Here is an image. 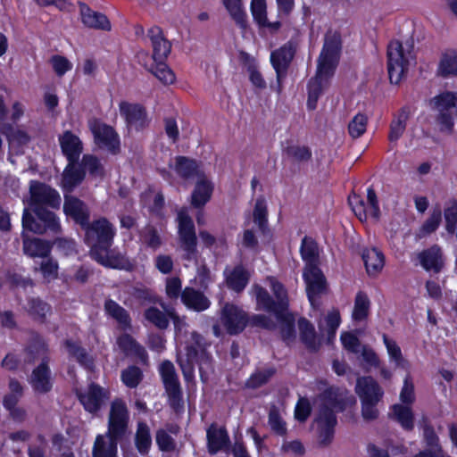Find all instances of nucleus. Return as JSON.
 <instances>
[{
	"instance_id": "nucleus-1",
	"label": "nucleus",
	"mask_w": 457,
	"mask_h": 457,
	"mask_svg": "<svg viewBox=\"0 0 457 457\" xmlns=\"http://www.w3.org/2000/svg\"><path fill=\"white\" fill-rule=\"evenodd\" d=\"M317 403L319 411L312 429L319 446L325 448L333 441L337 425L335 412L345 409V401L336 389L328 388L319 396Z\"/></svg>"
},
{
	"instance_id": "nucleus-2",
	"label": "nucleus",
	"mask_w": 457,
	"mask_h": 457,
	"mask_svg": "<svg viewBox=\"0 0 457 457\" xmlns=\"http://www.w3.org/2000/svg\"><path fill=\"white\" fill-rule=\"evenodd\" d=\"M208 345L205 338L195 331L190 333L189 339L186 342V355L179 357V363L186 381L194 378V364H199L201 380L206 383L210 374L213 371L211 356L206 352Z\"/></svg>"
},
{
	"instance_id": "nucleus-3",
	"label": "nucleus",
	"mask_w": 457,
	"mask_h": 457,
	"mask_svg": "<svg viewBox=\"0 0 457 457\" xmlns=\"http://www.w3.org/2000/svg\"><path fill=\"white\" fill-rule=\"evenodd\" d=\"M84 241L89 246V255L96 253L105 247H111L116 234L115 228L106 218L100 217L87 222Z\"/></svg>"
},
{
	"instance_id": "nucleus-4",
	"label": "nucleus",
	"mask_w": 457,
	"mask_h": 457,
	"mask_svg": "<svg viewBox=\"0 0 457 457\" xmlns=\"http://www.w3.org/2000/svg\"><path fill=\"white\" fill-rule=\"evenodd\" d=\"M412 45L404 48L398 40H393L387 46V72L392 84H399L406 76L410 62L414 56L411 52Z\"/></svg>"
},
{
	"instance_id": "nucleus-5",
	"label": "nucleus",
	"mask_w": 457,
	"mask_h": 457,
	"mask_svg": "<svg viewBox=\"0 0 457 457\" xmlns=\"http://www.w3.org/2000/svg\"><path fill=\"white\" fill-rule=\"evenodd\" d=\"M47 348L44 342L35 341L26 349L25 361L31 363L37 358H42V363L38 365L30 377V384L35 391L46 393L51 387L50 370L46 360Z\"/></svg>"
},
{
	"instance_id": "nucleus-6",
	"label": "nucleus",
	"mask_w": 457,
	"mask_h": 457,
	"mask_svg": "<svg viewBox=\"0 0 457 457\" xmlns=\"http://www.w3.org/2000/svg\"><path fill=\"white\" fill-rule=\"evenodd\" d=\"M34 217L29 209H24L22 214V227L35 234H45L47 232L59 233L61 224L56 215L44 207L33 208Z\"/></svg>"
},
{
	"instance_id": "nucleus-7",
	"label": "nucleus",
	"mask_w": 457,
	"mask_h": 457,
	"mask_svg": "<svg viewBox=\"0 0 457 457\" xmlns=\"http://www.w3.org/2000/svg\"><path fill=\"white\" fill-rule=\"evenodd\" d=\"M341 51V37L337 32L328 31L325 36L323 49L318 60L319 72H335Z\"/></svg>"
},
{
	"instance_id": "nucleus-8",
	"label": "nucleus",
	"mask_w": 457,
	"mask_h": 457,
	"mask_svg": "<svg viewBox=\"0 0 457 457\" xmlns=\"http://www.w3.org/2000/svg\"><path fill=\"white\" fill-rule=\"evenodd\" d=\"M162 379L169 397L170 406L178 411L182 408V391L174 365L169 361H163L160 366Z\"/></svg>"
},
{
	"instance_id": "nucleus-9",
	"label": "nucleus",
	"mask_w": 457,
	"mask_h": 457,
	"mask_svg": "<svg viewBox=\"0 0 457 457\" xmlns=\"http://www.w3.org/2000/svg\"><path fill=\"white\" fill-rule=\"evenodd\" d=\"M129 422V414L125 403L120 399L114 400L110 408L106 433L121 439L128 431Z\"/></svg>"
},
{
	"instance_id": "nucleus-10",
	"label": "nucleus",
	"mask_w": 457,
	"mask_h": 457,
	"mask_svg": "<svg viewBox=\"0 0 457 457\" xmlns=\"http://www.w3.org/2000/svg\"><path fill=\"white\" fill-rule=\"evenodd\" d=\"M179 236L181 247L186 252L187 260L195 259L196 253V236L192 219L186 210H180L178 213Z\"/></svg>"
},
{
	"instance_id": "nucleus-11",
	"label": "nucleus",
	"mask_w": 457,
	"mask_h": 457,
	"mask_svg": "<svg viewBox=\"0 0 457 457\" xmlns=\"http://www.w3.org/2000/svg\"><path fill=\"white\" fill-rule=\"evenodd\" d=\"M29 206L31 210L37 207L59 208L61 204V196L58 192L49 186L38 182L31 181L29 186Z\"/></svg>"
},
{
	"instance_id": "nucleus-12",
	"label": "nucleus",
	"mask_w": 457,
	"mask_h": 457,
	"mask_svg": "<svg viewBox=\"0 0 457 457\" xmlns=\"http://www.w3.org/2000/svg\"><path fill=\"white\" fill-rule=\"evenodd\" d=\"M349 204L354 214L361 221L366 220L370 215L376 220L380 217L378 200L375 190L370 187L367 190V203L360 195L353 194L348 198Z\"/></svg>"
},
{
	"instance_id": "nucleus-13",
	"label": "nucleus",
	"mask_w": 457,
	"mask_h": 457,
	"mask_svg": "<svg viewBox=\"0 0 457 457\" xmlns=\"http://www.w3.org/2000/svg\"><path fill=\"white\" fill-rule=\"evenodd\" d=\"M303 278L306 284V292L311 304L316 306V299L327 291V283L324 275L317 265L305 266Z\"/></svg>"
},
{
	"instance_id": "nucleus-14",
	"label": "nucleus",
	"mask_w": 457,
	"mask_h": 457,
	"mask_svg": "<svg viewBox=\"0 0 457 457\" xmlns=\"http://www.w3.org/2000/svg\"><path fill=\"white\" fill-rule=\"evenodd\" d=\"M90 129L94 135L96 144L108 151L116 154L119 150L120 140L119 136L112 127L94 120L90 123Z\"/></svg>"
},
{
	"instance_id": "nucleus-15",
	"label": "nucleus",
	"mask_w": 457,
	"mask_h": 457,
	"mask_svg": "<svg viewBox=\"0 0 457 457\" xmlns=\"http://www.w3.org/2000/svg\"><path fill=\"white\" fill-rule=\"evenodd\" d=\"M220 320L230 335L240 333L247 324L246 313L232 303H226L223 306Z\"/></svg>"
},
{
	"instance_id": "nucleus-16",
	"label": "nucleus",
	"mask_w": 457,
	"mask_h": 457,
	"mask_svg": "<svg viewBox=\"0 0 457 457\" xmlns=\"http://www.w3.org/2000/svg\"><path fill=\"white\" fill-rule=\"evenodd\" d=\"M120 112L125 119L129 129L140 130L148 125L146 111L139 104L121 102L120 104Z\"/></svg>"
},
{
	"instance_id": "nucleus-17",
	"label": "nucleus",
	"mask_w": 457,
	"mask_h": 457,
	"mask_svg": "<svg viewBox=\"0 0 457 457\" xmlns=\"http://www.w3.org/2000/svg\"><path fill=\"white\" fill-rule=\"evenodd\" d=\"M355 392L361 402H379L384 391L371 377H361L357 379Z\"/></svg>"
},
{
	"instance_id": "nucleus-18",
	"label": "nucleus",
	"mask_w": 457,
	"mask_h": 457,
	"mask_svg": "<svg viewBox=\"0 0 457 457\" xmlns=\"http://www.w3.org/2000/svg\"><path fill=\"white\" fill-rule=\"evenodd\" d=\"M79 5L81 21L87 28L96 30H111V22L104 13L92 10L84 3H79Z\"/></svg>"
},
{
	"instance_id": "nucleus-19",
	"label": "nucleus",
	"mask_w": 457,
	"mask_h": 457,
	"mask_svg": "<svg viewBox=\"0 0 457 457\" xmlns=\"http://www.w3.org/2000/svg\"><path fill=\"white\" fill-rule=\"evenodd\" d=\"M295 49L291 43H287L270 54V62L279 81L285 76L287 67L294 58Z\"/></svg>"
},
{
	"instance_id": "nucleus-20",
	"label": "nucleus",
	"mask_w": 457,
	"mask_h": 457,
	"mask_svg": "<svg viewBox=\"0 0 457 457\" xmlns=\"http://www.w3.org/2000/svg\"><path fill=\"white\" fill-rule=\"evenodd\" d=\"M334 72L320 73L319 66L317 72L308 84V101L307 106L310 110H314L317 106L319 97L323 90L328 86V79L333 76Z\"/></svg>"
},
{
	"instance_id": "nucleus-21",
	"label": "nucleus",
	"mask_w": 457,
	"mask_h": 457,
	"mask_svg": "<svg viewBox=\"0 0 457 457\" xmlns=\"http://www.w3.org/2000/svg\"><path fill=\"white\" fill-rule=\"evenodd\" d=\"M63 211L66 215L71 216L81 227L89 220V212L87 205L79 198L65 195Z\"/></svg>"
},
{
	"instance_id": "nucleus-22",
	"label": "nucleus",
	"mask_w": 457,
	"mask_h": 457,
	"mask_svg": "<svg viewBox=\"0 0 457 457\" xmlns=\"http://www.w3.org/2000/svg\"><path fill=\"white\" fill-rule=\"evenodd\" d=\"M152 47L154 61L166 60L171 50V44L163 35L162 30L159 27H153L147 33Z\"/></svg>"
},
{
	"instance_id": "nucleus-23",
	"label": "nucleus",
	"mask_w": 457,
	"mask_h": 457,
	"mask_svg": "<svg viewBox=\"0 0 457 457\" xmlns=\"http://www.w3.org/2000/svg\"><path fill=\"white\" fill-rule=\"evenodd\" d=\"M80 403L85 409L89 412H96L104 403L105 399H108L107 392L96 384L92 383L87 393L79 395Z\"/></svg>"
},
{
	"instance_id": "nucleus-24",
	"label": "nucleus",
	"mask_w": 457,
	"mask_h": 457,
	"mask_svg": "<svg viewBox=\"0 0 457 457\" xmlns=\"http://www.w3.org/2000/svg\"><path fill=\"white\" fill-rule=\"evenodd\" d=\"M168 316L173 320L175 328L180 330L184 322L174 311H168L165 314L155 307H150L145 312V318L160 329H165L169 326Z\"/></svg>"
},
{
	"instance_id": "nucleus-25",
	"label": "nucleus",
	"mask_w": 457,
	"mask_h": 457,
	"mask_svg": "<svg viewBox=\"0 0 457 457\" xmlns=\"http://www.w3.org/2000/svg\"><path fill=\"white\" fill-rule=\"evenodd\" d=\"M59 142L68 162H78L83 150L82 143L79 137L67 130L59 137Z\"/></svg>"
},
{
	"instance_id": "nucleus-26",
	"label": "nucleus",
	"mask_w": 457,
	"mask_h": 457,
	"mask_svg": "<svg viewBox=\"0 0 457 457\" xmlns=\"http://www.w3.org/2000/svg\"><path fill=\"white\" fill-rule=\"evenodd\" d=\"M85 176V170L78 162H69L62 175V188L71 193L84 180Z\"/></svg>"
},
{
	"instance_id": "nucleus-27",
	"label": "nucleus",
	"mask_w": 457,
	"mask_h": 457,
	"mask_svg": "<svg viewBox=\"0 0 457 457\" xmlns=\"http://www.w3.org/2000/svg\"><path fill=\"white\" fill-rule=\"evenodd\" d=\"M120 438H114L105 433L98 435L93 446V457H117V444Z\"/></svg>"
},
{
	"instance_id": "nucleus-28",
	"label": "nucleus",
	"mask_w": 457,
	"mask_h": 457,
	"mask_svg": "<svg viewBox=\"0 0 457 457\" xmlns=\"http://www.w3.org/2000/svg\"><path fill=\"white\" fill-rule=\"evenodd\" d=\"M90 257L99 264L113 269H124L129 263L123 254L116 253L111 247H105Z\"/></svg>"
},
{
	"instance_id": "nucleus-29",
	"label": "nucleus",
	"mask_w": 457,
	"mask_h": 457,
	"mask_svg": "<svg viewBox=\"0 0 457 457\" xmlns=\"http://www.w3.org/2000/svg\"><path fill=\"white\" fill-rule=\"evenodd\" d=\"M64 345L70 357L76 360L86 370L89 371L94 370V358L79 343L68 339Z\"/></svg>"
},
{
	"instance_id": "nucleus-30",
	"label": "nucleus",
	"mask_w": 457,
	"mask_h": 457,
	"mask_svg": "<svg viewBox=\"0 0 457 457\" xmlns=\"http://www.w3.org/2000/svg\"><path fill=\"white\" fill-rule=\"evenodd\" d=\"M410 118V110L407 107H403L395 115L390 123L388 140L390 144L395 145L401 138L406 129L407 121Z\"/></svg>"
},
{
	"instance_id": "nucleus-31",
	"label": "nucleus",
	"mask_w": 457,
	"mask_h": 457,
	"mask_svg": "<svg viewBox=\"0 0 457 457\" xmlns=\"http://www.w3.org/2000/svg\"><path fill=\"white\" fill-rule=\"evenodd\" d=\"M366 270L369 275L376 276L383 269L385 264L384 254L377 248H366L361 253Z\"/></svg>"
},
{
	"instance_id": "nucleus-32",
	"label": "nucleus",
	"mask_w": 457,
	"mask_h": 457,
	"mask_svg": "<svg viewBox=\"0 0 457 457\" xmlns=\"http://www.w3.org/2000/svg\"><path fill=\"white\" fill-rule=\"evenodd\" d=\"M419 259L422 267L427 270L439 272L444 265L441 248L436 245L421 252L419 254Z\"/></svg>"
},
{
	"instance_id": "nucleus-33",
	"label": "nucleus",
	"mask_w": 457,
	"mask_h": 457,
	"mask_svg": "<svg viewBox=\"0 0 457 457\" xmlns=\"http://www.w3.org/2000/svg\"><path fill=\"white\" fill-rule=\"evenodd\" d=\"M208 449L212 454L227 447L229 443L228 433L224 428L212 424L207 430Z\"/></svg>"
},
{
	"instance_id": "nucleus-34",
	"label": "nucleus",
	"mask_w": 457,
	"mask_h": 457,
	"mask_svg": "<svg viewBox=\"0 0 457 457\" xmlns=\"http://www.w3.org/2000/svg\"><path fill=\"white\" fill-rule=\"evenodd\" d=\"M225 274L228 287L237 293L246 287L250 278L249 272L242 265L232 270L226 269Z\"/></svg>"
},
{
	"instance_id": "nucleus-35",
	"label": "nucleus",
	"mask_w": 457,
	"mask_h": 457,
	"mask_svg": "<svg viewBox=\"0 0 457 457\" xmlns=\"http://www.w3.org/2000/svg\"><path fill=\"white\" fill-rule=\"evenodd\" d=\"M52 249V244L40 238H28L23 235V252L30 257H47Z\"/></svg>"
},
{
	"instance_id": "nucleus-36",
	"label": "nucleus",
	"mask_w": 457,
	"mask_h": 457,
	"mask_svg": "<svg viewBox=\"0 0 457 457\" xmlns=\"http://www.w3.org/2000/svg\"><path fill=\"white\" fill-rule=\"evenodd\" d=\"M198 179L191 195V204L195 208L203 207L210 200L213 189L204 175Z\"/></svg>"
},
{
	"instance_id": "nucleus-37",
	"label": "nucleus",
	"mask_w": 457,
	"mask_h": 457,
	"mask_svg": "<svg viewBox=\"0 0 457 457\" xmlns=\"http://www.w3.org/2000/svg\"><path fill=\"white\" fill-rule=\"evenodd\" d=\"M251 11L254 21L260 27L267 28L270 31H277L280 28L279 21L270 22L268 21L265 0H252Z\"/></svg>"
},
{
	"instance_id": "nucleus-38",
	"label": "nucleus",
	"mask_w": 457,
	"mask_h": 457,
	"mask_svg": "<svg viewBox=\"0 0 457 457\" xmlns=\"http://www.w3.org/2000/svg\"><path fill=\"white\" fill-rule=\"evenodd\" d=\"M175 171L183 179L201 178L204 172L199 170L195 160L185 156H178L175 159Z\"/></svg>"
},
{
	"instance_id": "nucleus-39",
	"label": "nucleus",
	"mask_w": 457,
	"mask_h": 457,
	"mask_svg": "<svg viewBox=\"0 0 457 457\" xmlns=\"http://www.w3.org/2000/svg\"><path fill=\"white\" fill-rule=\"evenodd\" d=\"M252 292L256 298L258 308L274 313L277 319L282 318V313L278 309L276 302L272 300L266 289L259 285H253L252 287Z\"/></svg>"
},
{
	"instance_id": "nucleus-40",
	"label": "nucleus",
	"mask_w": 457,
	"mask_h": 457,
	"mask_svg": "<svg viewBox=\"0 0 457 457\" xmlns=\"http://www.w3.org/2000/svg\"><path fill=\"white\" fill-rule=\"evenodd\" d=\"M181 300L188 308L197 312L204 311L210 305V301L203 293L191 287L184 289L181 294Z\"/></svg>"
},
{
	"instance_id": "nucleus-41",
	"label": "nucleus",
	"mask_w": 457,
	"mask_h": 457,
	"mask_svg": "<svg viewBox=\"0 0 457 457\" xmlns=\"http://www.w3.org/2000/svg\"><path fill=\"white\" fill-rule=\"evenodd\" d=\"M301 340L311 351L316 352L320 346V341L316 337L315 328L305 318L298 320Z\"/></svg>"
},
{
	"instance_id": "nucleus-42",
	"label": "nucleus",
	"mask_w": 457,
	"mask_h": 457,
	"mask_svg": "<svg viewBox=\"0 0 457 457\" xmlns=\"http://www.w3.org/2000/svg\"><path fill=\"white\" fill-rule=\"evenodd\" d=\"M117 345L127 355H134L145 361L147 357L145 348L140 345L130 335L122 334L117 338Z\"/></svg>"
},
{
	"instance_id": "nucleus-43",
	"label": "nucleus",
	"mask_w": 457,
	"mask_h": 457,
	"mask_svg": "<svg viewBox=\"0 0 457 457\" xmlns=\"http://www.w3.org/2000/svg\"><path fill=\"white\" fill-rule=\"evenodd\" d=\"M135 445L138 453L142 455L148 453L152 445V436L148 425L143 421L137 422L135 434Z\"/></svg>"
},
{
	"instance_id": "nucleus-44",
	"label": "nucleus",
	"mask_w": 457,
	"mask_h": 457,
	"mask_svg": "<svg viewBox=\"0 0 457 457\" xmlns=\"http://www.w3.org/2000/svg\"><path fill=\"white\" fill-rule=\"evenodd\" d=\"M457 94L444 92L429 100L430 107L437 112H448L456 106Z\"/></svg>"
},
{
	"instance_id": "nucleus-45",
	"label": "nucleus",
	"mask_w": 457,
	"mask_h": 457,
	"mask_svg": "<svg viewBox=\"0 0 457 457\" xmlns=\"http://www.w3.org/2000/svg\"><path fill=\"white\" fill-rule=\"evenodd\" d=\"M104 310L106 313L116 320L124 328L131 327V320L129 312L113 300H106L104 303Z\"/></svg>"
},
{
	"instance_id": "nucleus-46",
	"label": "nucleus",
	"mask_w": 457,
	"mask_h": 457,
	"mask_svg": "<svg viewBox=\"0 0 457 457\" xmlns=\"http://www.w3.org/2000/svg\"><path fill=\"white\" fill-rule=\"evenodd\" d=\"M437 74L445 78L457 76V52L450 50L442 54Z\"/></svg>"
},
{
	"instance_id": "nucleus-47",
	"label": "nucleus",
	"mask_w": 457,
	"mask_h": 457,
	"mask_svg": "<svg viewBox=\"0 0 457 457\" xmlns=\"http://www.w3.org/2000/svg\"><path fill=\"white\" fill-rule=\"evenodd\" d=\"M0 132L6 136L11 145H26L30 141V136L24 130L16 129L10 124L0 126Z\"/></svg>"
},
{
	"instance_id": "nucleus-48",
	"label": "nucleus",
	"mask_w": 457,
	"mask_h": 457,
	"mask_svg": "<svg viewBox=\"0 0 457 457\" xmlns=\"http://www.w3.org/2000/svg\"><path fill=\"white\" fill-rule=\"evenodd\" d=\"M302 258L306 262L305 266L317 265L319 250L316 242L311 237H304L300 248Z\"/></svg>"
},
{
	"instance_id": "nucleus-49",
	"label": "nucleus",
	"mask_w": 457,
	"mask_h": 457,
	"mask_svg": "<svg viewBox=\"0 0 457 457\" xmlns=\"http://www.w3.org/2000/svg\"><path fill=\"white\" fill-rule=\"evenodd\" d=\"M284 154L295 162H306L312 159V154L310 147L298 144H290L283 150Z\"/></svg>"
},
{
	"instance_id": "nucleus-50",
	"label": "nucleus",
	"mask_w": 457,
	"mask_h": 457,
	"mask_svg": "<svg viewBox=\"0 0 457 457\" xmlns=\"http://www.w3.org/2000/svg\"><path fill=\"white\" fill-rule=\"evenodd\" d=\"M24 308L33 319L40 321L46 319L51 310L50 306L40 298H29Z\"/></svg>"
},
{
	"instance_id": "nucleus-51",
	"label": "nucleus",
	"mask_w": 457,
	"mask_h": 457,
	"mask_svg": "<svg viewBox=\"0 0 457 457\" xmlns=\"http://www.w3.org/2000/svg\"><path fill=\"white\" fill-rule=\"evenodd\" d=\"M154 65L147 70L153 73L162 84L170 85L175 81V74L165 63V60L154 61Z\"/></svg>"
},
{
	"instance_id": "nucleus-52",
	"label": "nucleus",
	"mask_w": 457,
	"mask_h": 457,
	"mask_svg": "<svg viewBox=\"0 0 457 457\" xmlns=\"http://www.w3.org/2000/svg\"><path fill=\"white\" fill-rule=\"evenodd\" d=\"M370 302L368 295L363 292H358L355 300L352 317L354 320L360 321L367 318L370 311Z\"/></svg>"
},
{
	"instance_id": "nucleus-53",
	"label": "nucleus",
	"mask_w": 457,
	"mask_h": 457,
	"mask_svg": "<svg viewBox=\"0 0 457 457\" xmlns=\"http://www.w3.org/2000/svg\"><path fill=\"white\" fill-rule=\"evenodd\" d=\"M393 416L396 421L406 430L413 428V414L408 406L395 404L392 408Z\"/></svg>"
},
{
	"instance_id": "nucleus-54",
	"label": "nucleus",
	"mask_w": 457,
	"mask_h": 457,
	"mask_svg": "<svg viewBox=\"0 0 457 457\" xmlns=\"http://www.w3.org/2000/svg\"><path fill=\"white\" fill-rule=\"evenodd\" d=\"M276 369L273 367L265 368L256 370L246 381V386L249 388H258L267 384L268 381L275 375Z\"/></svg>"
},
{
	"instance_id": "nucleus-55",
	"label": "nucleus",
	"mask_w": 457,
	"mask_h": 457,
	"mask_svg": "<svg viewBox=\"0 0 457 457\" xmlns=\"http://www.w3.org/2000/svg\"><path fill=\"white\" fill-rule=\"evenodd\" d=\"M223 2L235 22L241 28H245V12L243 10L241 0H223Z\"/></svg>"
},
{
	"instance_id": "nucleus-56",
	"label": "nucleus",
	"mask_w": 457,
	"mask_h": 457,
	"mask_svg": "<svg viewBox=\"0 0 457 457\" xmlns=\"http://www.w3.org/2000/svg\"><path fill=\"white\" fill-rule=\"evenodd\" d=\"M253 215L254 223L258 226L259 229L264 233L268 223V211L265 199L262 196L256 200Z\"/></svg>"
},
{
	"instance_id": "nucleus-57",
	"label": "nucleus",
	"mask_w": 457,
	"mask_h": 457,
	"mask_svg": "<svg viewBox=\"0 0 457 457\" xmlns=\"http://www.w3.org/2000/svg\"><path fill=\"white\" fill-rule=\"evenodd\" d=\"M80 167L93 177L102 178L104 174V169L101 162L94 155L85 154L79 163Z\"/></svg>"
},
{
	"instance_id": "nucleus-58",
	"label": "nucleus",
	"mask_w": 457,
	"mask_h": 457,
	"mask_svg": "<svg viewBox=\"0 0 457 457\" xmlns=\"http://www.w3.org/2000/svg\"><path fill=\"white\" fill-rule=\"evenodd\" d=\"M445 229L449 234L457 232V201L451 200L444 211Z\"/></svg>"
},
{
	"instance_id": "nucleus-59",
	"label": "nucleus",
	"mask_w": 457,
	"mask_h": 457,
	"mask_svg": "<svg viewBox=\"0 0 457 457\" xmlns=\"http://www.w3.org/2000/svg\"><path fill=\"white\" fill-rule=\"evenodd\" d=\"M368 117L363 113H357L348 124V133L352 138H359L366 131Z\"/></svg>"
},
{
	"instance_id": "nucleus-60",
	"label": "nucleus",
	"mask_w": 457,
	"mask_h": 457,
	"mask_svg": "<svg viewBox=\"0 0 457 457\" xmlns=\"http://www.w3.org/2000/svg\"><path fill=\"white\" fill-rule=\"evenodd\" d=\"M442 220V212L439 208L433 210L431 215L423 225L420 227L419 230L418 236L420 237H423L427 235H429L436 230L438 226L440 225Z\"/></svg>"
},
{
	"instance_id": "nucleus-61",
	"label": "nucleus",
	"mask_w": 457,
	"mask_h": 457,
	"mask_svg": "<svg viewBox=\"0 0 457 457\" xmlns=\"http://www.w3.org/2000/svg\"><path fill=\"white\" fill-rule=\"evenodd\" d=\"M383 341L391 361H395L397 367L404 368L407 365V361L403 357L398 345L394 340L389 339L386 334L383 335Z\"/></svg>"
},
{
	"instance_id": "nucleus-62",
	"label": "nucleus",
	"mask_w": 457,
	"mask_h": 457,
	"mask_svg": "<svg viewBox=\"0 0 457 457\" xmlns=\"http://www.w3.org/2000/svg\"><path fill=\"white\" fill-rule=\"evenodd\" d=\"M269 280L271 287V290L277 298L276 303L278 309L280 310L281 313L287 312L288 307V299L285 287L281 283H279L273 278H269Z\"/></svg>"
},
{
	"instance_id": "nucleus-63",
	"label": "nucleus",
	"mask_w": 457,
	"mask_h": 457,
	"mask_svg": "<svg viewBox=\"0 0 457 457\" xmlns=\"http://www.w3.org/2000/svg\"><path fill=\"white\" fill-rule=\"evenodd\" d=\"M140 237L143 244L154 250H156L162 245L161 237L157 229L153 226L144 228Z\"/></svg>"
},
{
	"instance_id": "nucleus-64",
	"label": "nucleus",
	"mask_w": 457,
	"mask_h": 457,
	"mask_svg": "<svg viewBox=\"0 0 457 457\" xmlns=\"http://www.w3.org/2000/svg\"><path fill=\"white\" fill-rule=\"evenodd\" d=\"M141 370L137 366H129L121 372L122 382L130 388H135L142 380Z\"/></svg>"
}]
</instances>
